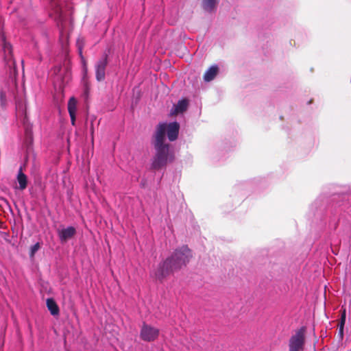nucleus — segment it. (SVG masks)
Listing matches in <instances>:
<instances>
[{
	"label": "nucleus",
	"instance_id": "obj_1",
	"mask_svg": "<svg viewBox=\"0 0 351 351\" xmlns=\"http://www.w3.org/2000/svg\"><path fill=\"white\" fill-rule=\"evenodd\" d=\"M191 257V252L187 246L184 245L176 249L171 256L159 264L155 272L156 278L162 280L173 272L186 266Z\"/></svg>",
	"mask_w": 351,
	"mask_h": 351
},
{
	"label": "nucleus",
	"instance_id": "obj_2",
	"mask_svg": "<svg viewBox=\"0 0 351 351\" xmlns=\"http://www.w3.org/2000/svg\"><path fill=\"white\" fill-rule=\"evenodd\" d=\"M162 132H158L157 139H153V145L156 150L155 156L153 158L152 167L154 169H160L165 167L168 161L171 162L173 158V154L170 152L169 145L162 142Z\"/></svg>",
	"mask_w": 351,
	"mask_h": 351
},
{
	"label": "nucleus",
	"instance_id": "obj_3",
	"mask_svg": "<svg viewBox=\"0 0 351 351\" xmlns=\"http://www.w3.org/2000/svg\"><path fill=\"white\" fill-rule=\"evenodd\" d=\"M180 130V124L176 122H171L169 123H160L156 128L154 134V139H157V134L160 131L162 133V142L165 143V135L167 134L168 139L170 141H173L177 139Z\"/></svg>",
	"mask_w": 351,
	"mask_h": 351
},
{
	"label": "nucleus",
	"instance_id": "obj_4",
	"mask_svg": "<svg viewBox=\"0 0 351 351\" xmlns=\"http://www.w3.org/2000/svg\"><path fill=\"white\" fill-rule=\"evenodd\" d=\"M306 328L302 327L292 335L289 342V351H303L305 343Z\"/></svg>",
	"mask_w": 351,
	"mask_h": 351
},
{
	"label": "nucleus",
	"instance_id": "obj_5",
	"mask_svg": "<svg viewBox=\"0 0 351 351\" xmlns=\"http://www.w3.org/2000/svg\"><path fill=\"white\" fill-rule=\"evenodd\" d=\"M159 332L157 328L143 323L140 332V337L145 341H154L158 337Z\"/></svg>",
	"mask_w": 351,
	"mask_h": 351
},
{
	"label": "nucleus",
	"instance_id": "obj_6",
	"mask_svg": "<svg viewBox=\"0 0 351 351\" xmlns=\"http://www.w3.org/2000/svg\"><path fill=\"white\" fill-rule=\"evenodd\" d=\"M108 64V56L105 54L95 64V75L97 81L105 79L106 68Z\"/></svg>",
	"mask_w": 351,
	"mask_h": 351
},
{
	"label": "nucleus",
	"instance_id": "obj_7",
	"mask_svg": "<svg viewBox=\"0 0 351 351\" xmlns=\"http://www.w3.org/2000/svg\"><path fill=\"white\" fill-rule=\"evenodd\" d=\"M76 234V230L73 226H69L66 228L60 229L58 230V235L61 243H65L68 240L73 238Z\"/></svg>",
	"mask_w": 351,
	"mask_h": 351
},
{
	"label": "nucleus",
	"instance_id": "obj_8",
	"mask_svg": "<svg viewBox=\"0 0 351 351\" xmlns=\"http://www.w3.org/2000/svg\"><path fill=\"white\" fill-rule=\"evenodd\" d=\"M189 107V101L186 99H183L174 105L171 110V115H177L184 112Z\"/></svg>",
	"mask_w": 351,
	"mask_h": 351
},
{
	"label": "nucleus",
	"instance_id": "obj_9",
	"mask_svg": "<svg viewBox=\"0 0 351 351\" xmlns=\"http://www.w3.org/2000/svg\"><path fill=\"white\" fill-rule=\"evenodd\" d=\"M51 8L57 17L61 19L63 13V2L61 0H49Z\"/></svg>",
	"mask_w": 351,
	"mask_h": 351
},
{
	"label": "nucleus",
	"instance_id": "obj_10",
	"mask_svg": "<svg viewBox=\"0 0 351 351\" xmlns=\"http://www.w3.org/2000/svg\"><path fill=\"white\" fill-rule=\"evenodd\" d=\"M68 110L71 117V121L72 125H75V113L77 110V101L71 97L68 103Z\"/></svg>",
	"mask_w": 351,
	"mask_h": 351
},
{
	"label": "nucleus",
	"instance_id": "obj_11",
	"mask_svg": "<svg viewBox=\"0 0 351 351\" xmlns=\"http://www.w3.org/2000/svg\"><path fill=\"white\" fill-rule=\"evenodd\" d=\"M219 0H202V8L208 12H213L218 4Z\"/></svg>",
	"mask_w": 351,
	"mask_h": 351
},
{
	"label": "nucleus",
	"instance_id": "obj_12",
	"mask_svg": "<svg viewBox=\"0 0 351 351\" xmlns=\"http://www.w3.org/2000/svg\"><path fill=\"white\" fill-rule=\"evenodd\" d=\"M17 182L19 184L16 189H19L21 191L26 189L27 185V176L23 173L22 168L20 167L18 175H17Z\"/></svg>",
	"mask_w": 351,
	"mask_h": 351
},
{
	"label": "nucleus",
	"instance_id": "obj_13",
	"mask_svg": "<svg viewBox=\"0 0 351 351\" xmlns=\"http://www.w3.org/2000/svg\"><path fill=\"white\" fill-rule=\"evenodd\" d=\"M219 69L217 65L210 66L204 73V80L206 82H210L213 80L218 73Z\"/></svg>",
	"mask_w": 351,
	"mask_h": 351
},
{
	"label": "nucleus",
	"instance_id": "obj_14",
	"mask_svg": "<svg viewBox=\"0 0 351 351\" xmlns=\"http://www.w3.org/2000/svg\"><path fill=\"white\" fill-rule=\"evenodd\" d=\"M46 304L52 315H58L59 314V308L53 298L47 299Z\"/></svg>",
	"mask_w": 351,
	"mask_h": 351
},
{
	"label": "nucleus",
	"instance_id": "obj_15",
	"mask_svg": "<svg viewBox=\"0 0 351 351\" xmlns=\"http://www.w3.org/2000/svg\"><path fill=\"white\" fill-rule=\"evenodd\" d=\"M1 40L3 42V49L4 50V52L8 54H10L12 52V47L9 43H7L5 41V37L3 35L1 36Z\"/></svg>",
	"mask_w": 351,
	"mask_h": 351
},
{
	"label": "nucleus",
	"instance_id": "obj_16",
	"mask_svg": "<svg viewBox=\"0 0 351 351\" xmlns=\"http://www.w3.org/2000/svg\"><path fill=\"white\" fill-rule=\"evenodd\" d=\"M23 125H24V127H25V134L27 137H29L31 138L32 137V130H31V127L29 126V125L27 123V117H26V115H25L24 118H23Z\"/></svg>",
	"mask_w": 351,
	"mask_h": 351
},
{
	"label": "nucleus",
	"instance_id": "obj_17",
	"mask_svg": "<svg viewBox=\"0 0 351 351\" xmlns=\"http://www.w3.org/2000/svg\"><path fill=\"white\" fill-rule=\"evenodd\" d=\"M6 91L1 90L0 92V106L4 108L6 106Z\"/></svg>",
	"mask_w": 351,
	"mask_h": 351
},
{
	"label": "nucleus",
	"instance_id": "obj_18",
	"mask_svg": "<svg viewBox=\"0 0 351 351\" xmlns=\"http://www.w3.org/2000/svg\"><path fill=\"white\" fill-rule=\"evenodd\" d=\"M40 248V244L39 243H36L34 245L31 247L30 249V256H34L35 253L39 250Z\"/></svg>",
	"mask_w": 351,
	"mask_h": 351
},
{
	"label": "nucleus",
	"instance_id": "obj_19",
	"mask_svg": "<svg viewBox=\"0 0 351 351\" xmlns=\"http://www.w3.org/2000/svg\"><path fill=\"white\" fill-rule=\"evenodd\" d=\"M345 321H346V311L344 310L343 312L342 313L341 318L340 332L341 334H343V327L345 324Z\"/></svg>",
	"mask_w": 351,
	"mask_h": 351
},
{
	"label": "nucleus",
	"instance_id": "obj_20",
	"mask_svg": "<svg viewBox=\"0 0 351 351\" xmlns=\"http://www.w3.org/2000/svg\"><path fill=\"white\" fill-rule=\"evenodd\" d=\"M83 71H84V77L87 73V68L85 64L84 65Z\"/></svg>",
	"mask_w": 351,
	"mask_h": 351
}]
</instances>
